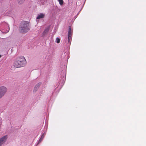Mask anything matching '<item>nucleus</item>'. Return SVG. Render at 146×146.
I'll return each mask as SVG.
<instances>
[{"mask_svg": "<svg viewBox=\"0 0 146 146\" xmlns=\"http://www.w3.org/2000/svg\"><path fill=\"white\" fill-rule=\"evenodd\" d=\"M30 28L29 22L27 21H21L19 27V31L22 33H25L28 32Z\"/></svg>", "mask_w": 146, "mask_h": 146, "instance_id": "nucleus-1", "label": "nucleus"}, {"mask_svg": "<svg viewBox=\"0 0 146 146\" xmlns=\"http://www.w3.org/2000/svg\"><path fill=\"white\" fill-rule=\"evenodd\" d=\"M26 61L24 56H21L17 58L15 61L14 66L16 68H20L25 66Z\"/></svg>", "mask_w": 146, "mask_h": 146, "instance_id": "nucleus-2", "label": "nucleus"}, {"mask_svg": "<svg viewBox=\"0 0 146 146\" xmlns=\"http://www.w3.org/2000/svg\"><path fill=\"white\" fill-rule=\"evenodd\" d=\"M7 90V88L4 86L0 87V98L3 97Z\"/></svg>", "mask_w": 146, "mask_h": 146, "instance_id": "nucleus-3", "label": "nucleus"}, {"mask_svg": "<svg viewBox=\"0 0 146 146\" xmlns=\"http://www.w3.org/2000/svg\"><path fill=\"white\" fill-rule=\"evenodd\" d=\"M7 138V135H5L0 139V146H1L6 141Z\"/></svg>", "mask_w": 146, "mask_h": 146, "instance_id": "nucleus-4", "label": "nucleus"}, {"mask_svg": "<svg viewBox=\"0 0 146 146\" xmlns=\"http://www.w3.org/2000/svg\"><path fill=\"white\" fill-rule=\"evenodd\" d=\"M44 16L45 15L44 14L42 13H40L38 15L36 18V19H40L43 18H44Z\"/></svg>", "mask_w": 146, "mask_h": 146, "instance_id": "nucleus-5", "label": "nucleus"}, {"mask_svg": "<svg viewBox=\"0 0 146 146\" xmlns=\"http://www.w3.org/2000/svg\"><path fill=\"white\" fill-rule=\"evenodd\" d=\"M49 31V28L48 27L45 29L42 33V36H44L46 35Z\"/></svg>", "mask_w": 146, "mask_h": 146, "instance_id": "nucleus-6", "label": "nucleus"}, {"mask_svg": "<svg viewBox=\"0 0 146 146\" xmlns=\"http://www.w3.org/2000/svg\"><path fill=\"white\" fill-rule=\"evenodd\" d=\"M72 35H68V42L70 43L72 38Z\"/></svg>", "mask_w": 146, "mask_h": 146, "instance_id": "nucleus-7", "label": "nucleus"}, {"mask_svg": "<svg viewBox=\"0 0 146 146\" xmlns=\"http://www.w3.org/2000/svg\"><path fill=\"white\" fill-rule=\"evenodd\" d=\"M72 35H68V42L70 43L72 38Z\"/></svg>", "mask_w": 146, "mask_h": 146, "instance_id": "nucleus-8", "label": "nucleus"}, {"mask_svg": "<svg viewBox=\"0 0 146 146\" xmlns=\"http://www.w3.org/2000/svg\"><path fill=\"white\" fill-rule=\"evenodd\" d=\"M72 31L71 27L70 26L69 27V28L68 31V35H72Z\"/></svg>", "mask_w": 146, "mask_h": 146, "instance_id": "nucleus-9", "label": "nucleus"}, {"mask_svg": "<svg viewBox=\"0 0 146 146\" xmlns=\"http://www.w3.org/2000/svg\"><path fill=\"white\" fill-rule=\"evenodd\" d=\"M17 0L18 3L20 4H21L23 3L25 1V0Z\"/></svg>", "mask_w": 146, "mask_h": 146, "instance_id": "nucleus-10", "label": "nucleus"}, {"mask_svg": "<svg viewBox=\"0 0 146 146\" xmlns=\"http://www.w3.org/2000/svg\"><path fill=\"white\" fill-rule=\"evenodd\" d=\"M60 4L62 5H63V0H58Z\"/></svg>", "mask_w": 146, "mask_h": 146, "instance_id": "nucleus-11", "label": "nucleus"}, {"mask_svg": "<svg viewBox=\"0 0 146 146\" xmlns=\"http://www.w3.org/2000/svg\"><path fill=\"white\" fill-rule=\"evenodd\" d=\"M44 137V135L43 134L42 135L39 141V142H40L42 140V139H43Z\"/></svg>", "mask_w": 146, "mask_h": 146, "instance_id": "nucleus-12", "label": "nucleus"}, {"mask_svg": "<svg viewBox=\"0 0 146 146\" xmlns=\"http://www.w3.org/2000/svg\"><path fill=\"white\" fill-rule=\"evenodd\" d=\"M56 42H57V43H59L60 42V39L58 38H57L56 39Z\"/></svg>", "mask_w": 146, "mask_h": 146, "instance_id": "nucleus-13", "label": "nucleus"}, {"mask_svg": "<svg viewBox=\"0 0 146 146\" xmlns=\"http://www.w3.org/2000/svg\"><path fill=\"white\" fill-rule=\"evenodd\" d=\"M38 88L37 87V86H35L34 88V91L36 92L37 91Z\"/></svg>", "mask_w": 146, "mask_h": 146, "instance_id": "nucleus-14", "label": "nucleus"}, {"mask_svg": "<svg viewBox=\"0 0 146 146\" xmlns=\"http://www.w3.org/2000/svg\"><path fill=\"white\" fill-rule=\"evenodd\" d=\"M41 83L40 82L37 84L36 86H37V87L39 88L41 84Z\"/></svg>", "mask_w": 146, "mask_h": 146, "instance_id": "nucleus-15", "label": "nucleus"}, {"mask_svg": "<svg viewBox=\"0 0 146 146\" xmlns=\"http://www.w3.org/2000/svg\"><path fill=\"white\" fill-rule=\"evenodd\" d=\"M1 57V55H0V58Z\"/></svg>", "mask_w": 146, "mask_h": 146, "instance_id": "nucleus-16", "label": "nucleus"}]
</instances>
